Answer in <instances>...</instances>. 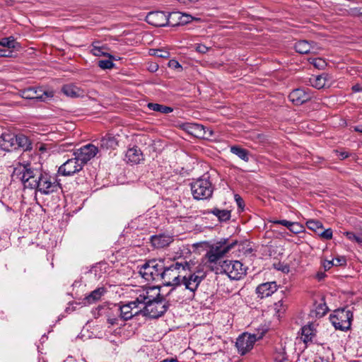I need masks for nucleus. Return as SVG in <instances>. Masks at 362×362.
<instances>
[{
	"label": "nucleus",
	"instance_id": "obj_9",
	"mask_svg": "<svg viewBox=\"0 0 362 362\" xmlns=\"http://www.w3.org/2000/svg\"><path fill=\"white\" fill-rule=\"evenodd\" d=\"M329 319L337 329L347 330L351 327L353 313L346 308L337 309L330 315Z\"/></svg>",
	"mask_w": 362,
	"mask_h": 362
},
{
	"label": "nucleus",
	"instance_id": "obj_34",
	"mask_svg": "<svg viewBox=\"0 0 362 362\" xmlns=\"http://www.w3.org/2000/svg\"><path fill=\"white\" fill-rule=\"evenodd\" d=\"M171 15L177 16L178 18L180 19V22L178 23V24H187L193 21H199V18H194L191 15L185 13L174 12Z\"/></svg>",
	"mask_w": 362,
	"mask_h": 362
},
{
	"label": "nucleus",
	"instance_id": "obj_31",
	"mask_svg": "<svg viewBox=\"0 0 362 362\" xmlns=\"http://www.w3.org/2000/svg\"><path fill=\"white\" fill-rule=\"evenodd\" d=\"M0 46L7 47L8 50L12 49H18L20 47L19 43H18L13 36L4 37L0 40Z\"/></svg>",
	"mask_w": 362,
	"mask_h": 362
},
{
	"label": "nucleus",
	"instance_id": "obj_35",
	"mask_svg": "<svg viewBox=\"0 0 362 362\" xmlns=\"http://www.w3.org/2000/svg\"><path fill=\"white\" fill-rule=\"evenodd\" d=\"M310 81L312 86L317 89L322 88L326 85V76H324L323 75L314 76L310 78Z\"/></svg>",
	"mask_w": 362,
	"mask_h": 362
},
{
	"label": "nucleus",
	"instance_id": "obj_23",
	"mask_svg": "<svg viewBox=\"0 0 362 362\" xmlns=\"http://www.w3.org/2000/svg\"><path fill=\"white\" fill-rule=\"evenodd\" d=\"M313 44H314L313 42L311 44L307 40H300L296 42L294 48L300 54L316 53L317 48Z\"/></svg>",
	"mask_w": 362,
	"mask_h": 362
},
{
	"label": "nucleus",
	"instance_id": "obj_50",
	"mask_svg": "<svg viewBox=\"0 0 362 362\" xmlns=\"http://www.w3.org/2000/svg\"><path fill=\"white\" fill-rule=\"evenodd\" d=\"M13 56L12 50L0 49V57H11Z\"/></svg>",
	"mask_w": 362,
	"mask_h": 362
},
{
	"label": "nucleus",
	"instance_id": "obj_29",
	"mask_svg": "<svg viewBox=\"0 0 362 362\" xmlns=\"http://www.w3.org/2000/svg\"><path fill=\"white\" fill-rule=\"evenodd\" d=\"M117 144V139L111 135H106L100 139V147L103 148H115Z\"/></svg>",
	"mask_w": 362,
	"mask_h": 362
},
{
	"label": "nucleus",
	"instance_id": "obj_2",
	"mask_svg": "<svg viewBox=\"0 0 362 362\" xmlns=\"http://www.w3.org/2000/svg\"><path fill=\"white\" fill-rule=\"evenodd\" d=\"M136 293L137 301L140 303L141 313L144 316L157 318L163 315L170 306V303L160 296L158 287L140 288L136 291Z\"/></svg>",
	"mask_w": 362,
	"mask_h": 362
},
{
	"label": "nucleus",
	"instance_id": "obj_7",
	"mask_svg": "<svg viewBox=\"0 0 362 362\" xmlns=\"http://www.w3.org/2000/svg\"><path fill=\"white\" fill-rule=\"evenodd\" d=\"M164 261L162 259H151L144 264L140 269L139 274L148 281H159L164 269Z\"/></svg>",
	"mask_w": 362,
	"mask_h": 362
},
{
	"label": "nucleus",
	"instance_id": "obj_17",
	"mask_svg": "<svg viewBox=\"0 0 362 362\" xmlns=\"http://www.w3.org/2000/svg\"><path fill=\"white\" fill-rule=\"evenodd\" d=\"M289 100L296 105H300L310 100L312 95L310 93L302 88H297L290 93Z\"/></svg>",
	"mask_w": 362,
	"mask_h": 362
},
{
	"label": "nucleus",
	"instance_id": "obj_52",
	"mask_svg": "<svg viewBox=\"0 0 362 362\" xmlns=\"http://www.w3.org/2000/svg\"><path fill=\"white\" fill-rule=\"evenodd\" d=\"M333 266H334V262L332 260H325L323 262V267L325 270H329L330 268H332Z\"/></svg>",
	"mask_w": 362,
	"mask_h": 362
},
{
	"label": "nucleus",
	"instance_id": "obj_13",
	"mask_svg": "<svg viewBox=\"0 0 362 362\" xmlns=\"http://www.w3.org/2000/svg\"><path fill=\"white\" fill-rule=\"evenodd\" d=\"M98 151V149L95 146L89 144L76 149L73 153V156H76L84 166L88 161L95 156Z\"/></svg>",
	"mask_w": 362,
	"mask_h": 362
},
{
	"label": "nucleus",
	"instance_id": "obj_40",
	"mask_svg": "<svg viewBox=\"0 0 362 362\" xmlns=\"http://www.w3.org/2000/svg\"><path fill=\"white\" fill-rule=\"evenodd\" d=\"M274 306V310H275L279 317L286 310V307L284 305V303L282 300H279L278 302L275 303Z\"/></svg>",
	"mask_w": 362,
	"mask_h": 362
},
{
	"label": "nucleus",
	"instance_id": "obj_14",
	"mask_svg": "<svg viewBox=\"0 0 362 362\" xmlns=\"http://www.w3.org/2000/svg\"><path fill=\"white\" fill-rule=\"evenodd\" d=\"M83 168V165L76 158V156L68 159L64 163L58 170L59 174L63 176H71L80 172Z\"/></svg>",
	"mask_w": 362,
	"mask_h": 362
},
{
	"label": "nucleus",
	"instance_id": "obj_15",
	"mask_svg": "<svg viewBox=\"0 0 362 362\" xmlns=\"http://www.w3.org/2000/svg\"><path fill=\"white\" fill-rule=\"evenodd\" d=\"M187 132L197 138L209 139L214 135L213 130L197 123L186 124Z\"/></svg>",
	"mask_w": 362,
	"mask_h": 362
},
{
	"label": "nucleus",
	"instance_id": "obj_20",
	"mask_svg": "<svg viewBox=\"0 0 362 362\" xmlns=\"http://www.w3.org/2000/svg\"><path fill=\"white\" fill-rule=\"evenodd\" d=\"M172 288L168 291L165 298L167 302L170 303V306L180 300H183L181 293L184 291V288L180 286H171Z\"/></svg>",
	"mask_w": 362,
	"mask_h": 362
},
{
	"label": "nucleus",
	"instance_id": "obj_32",
	"mask_svg": "<svg viewBox=\"0 0 362 362\" xmlns=\"http://www.w3.org/2000/svg\"><path fill=\"white\" fill-rule=\"evenodd\" d=\"M147 107L151 110L156 112L168 114L173 112V108L168 106L163 105L158 103H149Z\"/></svg>",
	"mask_w": 362,
	"mask_h": 362
},
{
	"label": "nucleus",
	"instance_id": "obj_39",
	"mask_svg": "<svg viewBox=\"0 0 362 362\" xmlns=\"http://www.w3.org/2000/svg\"><path fill=\"white\" fill-rule=\"evenodd\" d=\"M288 230L295 234H298L303 231L304 227L298 222H291Z\"/></svg>",
	"mask_w": 362,
	"mask_h": 362
},
{
	"label": "nucleus",
	"instance_id": "obj_53",
	"mask_svg": "<svg viewBox=\"0 0 362 362\" xmlns=\"http://www.w3.org/2000/svg\"><path fill=\"white\" fill-rule=\"evenodd\" d=\"M344 235L351 241L354 242L355 233L353 232L346 231Z\"/></svg>",
	"mask_w": 362,
	"mask_h": 362
},
{
	"label": "nucleus",
	"instance_id": "obj_18",
	"mask_svg": "<svg viewBox=\"0 0 362 362\" xmlns=\"http://www.w3.org/2000/svg\"><path fill=\"white\" fill-rule=\"evenodd\" d=\"M278 286L276 281L266 282L259 284L256 288V293L258 298H264L272 296L277 291Z\"/></svg>",
	"mask_w": 362,
	"mask_h": 362
},
{
	"label": "nucleus",
	"instance_id": "obj_47",
	"mask_svg": "<svg viewBox=\"0 0 362 362\" xmlns=\"http://www.w3.org/2000/svg\"><path fill=\"white\" fill-rule=\"evenodd\" d=\"M270 222L274 224H281V225L286 227L288 229L291 223V221H288L286 220H272V221H270Z\"/></svg>",
	"mask_w": 362,
	"mask_h": 362
},
{
	"label": "nucleus",
	"instance_id": "obj_36",
	"mask_svg": "<svg viewBox=\"0 0 362 362\" xmlns=\"http://www.w3.org/2000/svg\"><path fill=\"white\" fill-rule=\"evenodd\" d=\"M328 311V307L327 306L325 302L324 301V299H321V302L316 304L315 305V315L317 317H322Z\"/></svg>",
	"mask_w": 362,
	"mask_h": 362
},
{
	"label": "nucleus",
	"instance_id": "obj_8",
	"mask_svg": "<svg viewBox=\"0 0 362 362\" xmlns=\"http://www.w3.org/2000/svg\"><path fill=\"white\" fill-rule=\"evenodd\" d=\"M264 334V332L257 334L244 332L239 335L235 341L238 353L244 356L250 352L253 349L255 342L263 337Z\"/></svg>",
	"mask_w": 362,
	"mask_h": 362
},
{
	"label": "nucleus",
	"instance_id": "obj_25",
	"mask_svg": "<svg viewBox=\"0 0 362 362\" xmlns=\"http://www.w3.org/2000/svg\"><path fill=\"white\" fill-rule=\"evenodd\" d=\"M127 162L137 164L143 160V153L137 147L129 148L126 153Z\"/></svg>",
	"mask_w": 362,
	"mask_h": 362
},
{
	"label": "nucleus",
	"instance_id": "obj_51",
	"mask_svg": "<svg viewBox=\"0 0 362 362\" xmlns=\"http://www.w3.org/2000/svg\"><path fill=\"white\" fill-rule=\"evenodd\" d=\"M235 200L239 208L243 209L244 208V201L243 199L239 196L238 194L235 195Z\"/></svg>",
	"mask_w": 362,
	"mask_h": 362
},
{
	"label": "nucleus",
	"instance_id": "obj_61",
	"mask_svg": "<svg viewBox=\"0 0 362 362\" xmlns=\"http://www.w3.org/2000/svg\"><path fill=\"white\" fill-rule=\"evenodd\" d=\"M322 276H323V274H320H320H318V278H319V279H321L322 278Z\"/></svg>",
	"mask_w": 362,
	"mask_h": 362
},
{
	"label": "nucleus",
	"instance_id": "obj_57",
	"mask_svg": "<svg viewBox=\"0 0 362 362\" xmlns=\"http://www.w3.org/2000/svg\"><path fill=\"white\" fill-rule=\"evenodd\" d=\"M158 66L157 64H152L149 67V69L151 70V71H156L158 70Z\"/></svg>",
	"mask_w": 362,
	"mask_h": 362
},
{
	"label": "nucleus",
	"instance_id": "obj_49",
	"mask_svg": "<svg viewBox=\"0 0 362 362\" xmlns=\"http://www.w3.org/2000/svg\"><path fill=\"white\" fill-rule=\"evenodd\" d=\"M168 66L173 69H182V66L180 64V63L175 59H172V60L169 61Z\"/></svg>",
	"mask_w": 362,
	"mask_h": 362
},
{
	"label": "nucleus",
	"instance_id": "obj_4",
	"mask_svg": "<svg viewBox=\"0 0 362 362\" xmlns=\"http://www.w3.org/2000/svg\"><path fill=\"white\" fill-rule=\"evenodd\" d=\"M236 244L234 242L228 244L226 240H221L213 244L209 245V250H207L205 258L207 259L208 267L211 269V266L219 265L221 262V259Z\"/></svg>",
	"mask_w": 362,
	"mask_h": 362
},
{
	"label": "nucleus",
	"instance_id": "obj_30",
	"mask_svg": "<svg viewBox=\"0 0 362 362\" xmlns=\"http://www.w3.org/2000/svg\"><path fill=\"white\" fill-rule=\"evenodd\" d=\"M230 152L236 155L238 158L245 162L249 160V151L238 146H233L230 147Z\"/></svg>",
	"mask_w": 362,
	"mask_h": 362
},
{
	"label": "nucleus",
	"instance_id": "obj_24",
	"mask_svg": "<svg viewBox=\"0 0 362 362\" xmlns=\"http://www.w3.org/2000/svg\"><path fill=\"white\" fill-rule=\"evenodd\" d=\"M62 92L71 98L83 97L85 95V91L81 88L74 84H66L62 87Z\"/></svg>",
	"mask_w": 362,
	"mask_h": 362
},
{
	"label": "nucleus",
	"instance_id": "obj_27",
	"mask_svg": "<svg viewBox=\"0 0 362 362\" xmlns=\"http://www.w3.org/2000/svg\"><path fill=\"white\" fill-rule=\"evenodd\" d=\"M107 322L112 326H120L122 324L120 322H123L122 319L120 318L119 314H117L116 311L115 305L113 308H110L107 313Z\"/></svg>",
	"mask_w": 362,
	"mask_h": 362
},
{
	"label": "nucleus",
	"instance_id": "obj_16",
	"mask_svg": "<svg viewBox=\"0 0 362 362\" xmlns=\"http://www.w3.org/2000/svg\"><path fill=\"white\" fill-rule=\"evenodd\" d=\"M170 16L172 15L163 11H152L147 14L146 21L153 26L162 27L170 24L169 19Z\"/></svg>",
	"mask_w": 362,
	"mask_h": 362
},
{
	"label": "nucleus",
	"instance_id": "obj_12",
	"mask_svg": "<svg viewBox=\"0 0 362 362\" xmlns=\"http://www.w3.org/2000/svg\"><path fill=\"white\" fill-rule=\"evenodd\" d=\"M21 95L25 99L44 101L47 98H52L54 93L52 91L45 90L41 88L30 87L21 90Z\"/></svg>",
	"mask_w": 362,
	"mask_h": 362
},
{
	"label": "nucleus",
	"instance_id": "obj_62",
	"mask_svg": "<svg viewBox=\"0 0 362 362\" xmlns=\"http://www.w3.org/2000/svg\"><path fill=\"white\" fill-rule=\"evenodd\" d=\"M356 131H357V132H362V130H361L360 128H356Z\"/></svg>",
	"mask_w": 362,
	"mask_h": 362
},
{
	"label": "nucleus",
	"instance_id": "obj_58",
	"mask_svg": "<svg viewBox=\"0 0 362 362\" xmlns=\"http://www.w3.org/2000/svg\"><path fill=\"white\" fill-rule=\"evenodd\" d=\"M160 362H178L177 359L174 358H167L161 361Z\"/></svg>",
	"mask_w": 362,
	"mask_h": 362
},
{
	"label": "nucleus",
	"instance_id": "obj_38",
	"mask_svg": "<svg viewBox=\"0 0 362 362\" xmlns=\"http://www.w3.org/2000/svg\"><path fill=\"white\" fill-rule=\"evenodd\" d=\"M109 59L100 60L98 62V66L102 69H110L114 67L115 64L112 62V59H114L111 54H107Z\"/></svg>",
	"mask_w": 362,
	"mask_h": 362
},
{
	"label": "nucleus",
	"instance_id": "obj_3",
	"mask_svg": "<svg viewBox=\"0 0 362 362\" xmlns=\"http://www.w3.org/2000/svg\"><path fill=\"white\" fill-rule=\"evenodd\" d=\"M193 266H195L193 261H186L183 259L173 262L168 267L164 265L160 280L166 286H180L181 284L180 277L182 276V273L192 272Z\"/></svg>",
	"mask_w": 362,
	"mask_h": 362
},
{
	"label": "nucleus",
	"instance_id": "obj_45",
	"mask_svg": "<svg viewBox=\"0 0 362 362\" xmlns=\"http://www.w3.org/2000/svg\"><path fill=\"white\" fill-rule=\"evenodd\" d=\"M319 235L324 239L330 240L332 238V230L331 228H328L322 231H320Z\"/></svg>",
	"mask_w": 362,
	"mask_h": 362
},
{
	"label": "nucleus",
	"instance_id": "obj_59",
	"mask_svg": "<svg viewBox=\"0 0 362 362\" xmlns=\"http://www.w3.org/2000/svg\"><path fill=\"white\" fill-rule=\"evenodd\" d=\"M360 238H361V236L357 235L355 234L354 242H356V243H358V239H360Z\"/></svg>",
	"mask_w": 362,
	"mask_h": 362
},
{
	"label": "nucleus",
	"instance_id": "obj_5",
	"mask_svg": "<svg viewBox=\"0 0 362 362\" xmlns=\"http://www.w3.org/2000/svg\"><path fill=\"white\" fill-rule=\"evenodd\" d=\"M211 269L216 273H225L233 280H239L246 274L247 268L240 261L224 260L218 266H211Z\"/></svg>",
	"mask_w": 362,
	"mask_h": 362
},
{
	"label": "nucleus",
	"instance_id": "obj_37",
	"mask_svg": "<svg viewBox=\"0 0 362 362\" xmlns=\"http://www.w3.org/2000/svg\"><path fill=\"white\" fill-rule=\"evenodd\" d=\"M306 226L309 229L314 230L318 233L320 230L323 229L322 224L319 221L309 220L306 222Z\"/></svg>",
	"mask_w": 362,
	"mask_h": 362
},
{
	"label": "nucleus",
	"instance_id": "obj_10",
	"mask_svg": "<svg viewBox=\"0 0 362 362\" xmlns=\"http://www.w3.org/2000/svg\"><path fill=\"white\" fill-rule=\"evenodd\" d=\"M117 314L122 319V321H127L132 319L134 316L141 314L140 303L137 301V294L134 300L127 302V303H120L118 305H115Z\"/></svg>",
	"mask_w": 362,
	"mask_h": 362
},
{
	"label": "nucleus",
	"instance_id": "obj_44",
	"mask_svg": "<svg viewBox=\"0 0 362 362\" xmlns=\"http://www.w3.org/2000/svg\"><path fill=\"white\" fill-rule=\"evenodd\" d=\"M335 267L345 266L346 264V259L344 256H337L332 259Z\"/></svg>",
	"mask_w": 362,
	"mask_h": 362
},
{
	"label": "nucleus",
	"instance_id": "obj_11",
	"mask_svg": "<svg viewBox=\"0 0 362 362\" xmlns=\"http://www.w3.org/2000/svg\"><path fill=\"white\" fill-rule=\"evenodd\" d=\"M189 272L188 275L182 274L181 282L185 286V289L189 290L192 294H194L204 279L205 274L201 271L197 270L194 266L192 267V271Z\"/></svg>",
	"mask_w": 362,
	"mask_h": 362
},
{
	"label": "nucleus",
	"instance_id": "obj_33",
	"mask_svg": "<svg viewBox=\"0 0 362 362\" xmlns=\"http://www.w3.org/2000/svg\"><path fill=\"white\" fill-rule=\"evenodd\" d=\"M210 213L216 216L220 221H226L230 218V211L226 209L221 210L215 208Z\"/></svg>",
	"mask_w": 362,
	"mask_h": 362
},
{
	"label": "nucleus",
	"instance_id": "obj_42",
	"mask_svg": "<svg viewBox=\"0 0 362 362\" xmlns=\"http://www.w3.org/2000/svg\"><path fill=\"white\" fill-rule=\"evenodd\" d=\"M105 48L103 47H99V46H97L95 45H93V48L91 49V52L93 53V55L95 56H98V57H100V56H106L107 55V54H106L103 49Z\"/></svg>",
	"mask_w": 362,
	"mask_h": 362
},
{
	"label": "nucleus",
	"instance_id": "obj_46",
	"mask_svg": "<svg viewBox=\"0 0 362 362\" xmlns=\"http://www.w3.org/2000/svg\"><path fill=\"white\" fill-rule=\"evenodd\" d=\"M349 13L351 16L360 17L362 16V7H355L349 9Z\"/></svg>",
	"mask_w": 362,
	"mask_h": 362
},
{
	"label": "nucleus",
	"instance_id": "obj_55",
	"mask_svg": "<svg viewBox=\"0 0 362 362\" xmlns=\"http://www.w3.org/2000/svg\"><path fill=\"white\" fill-rule=\"evenodd\" d=\"M177 1L183 4H188L189 3H195V2L198 1L199 0H177Z\"/></svg>",
	"mask_w": 362,
	"mask_h": 362
},
{
	"label": "nucleus",
	"instance_id": "obj_21",
	"mask_svg": "<svg viewBox=\"0 0 362 362\" xmlns=\"http://www.w3.org/2000/svg\"><path fill=\"white\" fill-rule=\"evenodd\" d=\"M316 335V325L310 323L301 329L300 339L305 344L312 342Z\"/></svg>",
	"mask_w": 362,
	"mask_h": 362
},
{
	"label": "nucleus",
	"instance_id": "obj_48",
	"mask_svg": "<svg viewBox=\"0 0 362 362\" xmlns=\"http://www.w3.org/2000/svg\"><path fill=\"white\" fill-rule=\"evenodd\" d=\"M195 49H196L197 52L202 53V54H204V53L207 52V51L209 50V47L202 44L196 45Z\"/></svg>",
	"mask_w": 362,
	"mask_h": 362
},
{
	"label": "nucleus",
	"instance_id": "obj_6",
	"mask_svg": "<svg viewBox=\"0 0 362 362\" xmlns=\"http://www.w3.org/2000/svg\"><path fill=\"white\" fill-rule=\"evenodd\" d=\"M190 187L194 199L197 200L210 199L215 189L210 177L207 175H204L192 182Z\"/></svg>",
	"mask_w": 362,
	"mask_h": 362
},
{
	"label": "nucleus",
	"instance_id": "obj_26",
	"mask_svg": "<svg viewBox=\"0 0 362 362\" xmlns=\"http://www.w3.org/2000/svg\"><path fill=\"white\" fill-rule=\"evenodd\" d=\"M14 149L22 148L24 150H30L32 144L29 139L23 134L15 135Z\"/></svg>",
	"mask_w": 362,
	"mask_h": 362
},
{
	"label": "nucleus",
	"instance_id": "obj_56",
	"mask_svg": "<svg viewBox=\"0 0 362 362\" xmlns=\"http://www.w3.org/2000/svg\"><path fill=\"white\" fill-rule=\"evenodd\" d=\"M352 90L354 92H359V91H361L362 90V88L360 86V85H355L352 87Z\"/></svg>",
	"mask_w": 362,
	"mask_h": 362
},
{
	"label": "nucleus",
	"instance_id": "obj_60",
	"mask_svg": "<svg viewBox=\"0 0 362 362\" xmlns=\"http://www.w3.org/2000/svg\"><path fill=\"white\" fill-rule=\"evenodd\" d=\"M358 244L362 246V237L361 236L360 239H358Z\"/></svg>",
	"mask_w": 362,
	"mask_h": 362
},
{
	"label": "nucleus",
	"instance_id": "obj_19",
	"mask_svg": "<svg viewBox=\"0 0 362 362\" xmlns=\"http://www.w3.org/2000/svg\"><path fill=\"white\" fill-rule=\"evenodd\" d=\"M173 241V237L166 234L153 235L151 238V243L156 248H163L168 246Z\"/></svg>",
	"mask_w": 362,
	"mask_h": 362
},
{
	"label": "nucleus",
	"instance_id": "obj_22",
	"mask_svg": "<svg viewBox=\"0 0 362 362\" xmlns=\"http://www.w3.org/2000/svg\"><path fill=\"white\" fill-rule=\"evenodd\" d=\"M15 134L12 133H3L0 136V148L6 151L14 149Z\"/></svg>",
	"mask_w": 362,
	"mask_h": 362
},
{
	"label": "nucleus",
	"instance_id": "obj_28",
	"mask_svg": "<svg viewBox=\"0 0 362 362\" xmlns=\"http://www.w3.org/2000/svg\"><path fill=\"white\" fill-rule=\"evenodd\" d=\"M104 293L105 289L103 288H98L94 290L84 298V304H92L98 301Z\"/></svg>",
	"mask_w": 362,
	"mask_h": 362
},
{
	"label": "nucleus",
	"instance_id": "obj_1",
	"mask_svg": "<svg viewBox=\"0 0 362 362\" xmlns=\"http://www.w3.org/2000/svg\"><path fill=\"white\" fill-rule=\"evenodd\" d=\"M12 177L18 179L24 187L36 189L45 194L56 192L59 187L54 177L40 169L33 168L30 163H18L13 169Z\"/></svg>",
	"mask_w": 362,
	"mask_h": 362
},
{
	"label": "nucleus",
	"instance_id": "obj_54",
	"mask_svg": "<svg viewBox=\"0 0 362 362\" xmlns=\"http://www.w3.org/2000/svg\"><path fill=\"white\" fill-rule=\"evenodd\" d=\"M336 152H337V153H339L338 156H339V158L341 160L349 157V153L346 151H341V152L336 151Z\"/></svg>",
	"mask_w": 362,
	"mask_h": 362
},
{
	"label": "nucleus",
	"instance_id": "obj_43",
	"mask_svg": "<svg viewBox=\"0 0 362 362\" xmlns=\"http://www.w3.org/2000/svg\"><path fill=\"white\" fill-rule=\"evenodd\" d=\"M311 64L317 69H322L326 66L325 61L321 58L313 59Z\"/></svg>",
	"mask_w": 362,
	"mask_h": 362
},
{
	"label": "nucleus",
	"instance_id": "obj_41",
	"mask_svg": "<svg viewBox=\"0 0 362 362\" xmlns=\"http://www.w3.org/2000/svg\"><path fill=\"white\" fill-rule=\"evenodd\" d=\"M151 54L160 58H168L170 53L168 51L163 49H151Z\"/></svg>",
	"mask_w": 362,
	"mask_h": 362
}]
</instances>
